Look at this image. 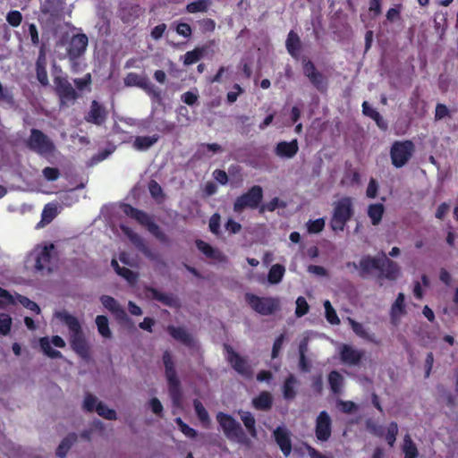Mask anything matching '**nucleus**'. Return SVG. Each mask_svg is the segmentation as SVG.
Masks as SVG:
<instances>
[{
	"instance_id": "nucleus-1",
	"label": "nucleus",
	"mask_w": 458,
	"mask_h": 458,
	"mask_svg": "<svg viewBox=\"0 0 458 458\" xmlns=\"http://www.w3.org/2000/svg\"><path fill=\"white\" fill-rule=\"evenodd\" d=\"M163 362L165 369V377L168 384L169 395L174 408L182 405V391L180 380L177 377L174 363L169 352L163 354Z\"/></svg>"
},
{
	"instance_id": "nucleus-2",
	"label": "nucleus",
	"mask_w": 458,
	"mask_h": 458,
	"mask_svg": "<svg viewBox=\"0 0 458 458\" xmlns=\"http://www.w3.org/2000/svg\"><path fill=\"white\" fill-rule=\"evenodd\" d=\"M64 0H45L40 5L39 21L53 30L64 18Z\"/></svg>"
},
{
	"instance_id": "nucleus-3",
	"label": "nucleus",
	"mask_w": 458,
	"mask_h": 458,
	"mask_svg": "<svg viewBox=\"0 0 458 458\" xmlns=\"http://www.w3.org/2000/svg\"><path fill=\"white\" fill-rule=\"evenodd\" d=\"M54 244L37 246L28 256L27 265L42 274L52 271V250Z\"/></svg>"
},
{
	"instance_id": "nucleus-4",
	"label": "nucleus",
	"mask_w": 458,
	"mask_h": 458,
	"mask_svg": "<svg viewBox=\"0 0 458 458\" xmlns=\"http://www.w3.org/2000/svg\"><path fill=\"white\" fill-rule=\"evenodd\" d=\"M352 216V200L349 197L342 198L335 204L334 214L330 221L333 231H344L346 223Z\"/></svg>"
},
{
	"instance_id": "nucleus-5",
	"label": "nucleus",
	"mask_w": 458,
	"mask_h": 458,
	"mask_svg": "<svg viewBox=\"0 0 458 458\" xmlns=\"http://www.w3.org/2000/svg\"><path fill=\"white\" fill-rule=\"evenodd\" d=\"M244 298L254 311L263 316L271 315L280 309V300L277 297H259L247 293Z\"/></svg>"
},
{
	"instance_id": "nucleus-6",
	"label": "nucleus",
	"mask_w": 458,
	"mask_h": 458,
	"mask_svg": "<svg viewBox=\"0 0 458 458\" xmlns=\"http://www.w3.org/2000/svg\"><path fill=\"white\" fill-rule=\"evenodd\" d=\"M89 44V38L86 34L79 33L73 35L70 39L63 36L56 43L57 46L66 45V56L74 62L84 55Z\"/></svg>"
},
{
	"instance_id": "nucleus-7",
	"label": "nucleus",
	"mask_w": 458,
	"mask_h": 458,
	"mask_svg": "<svg viewBox=\"0 0 458 458\" xmlns=\"http://www.w3.org/2000/svg\"><path fill=\"white\" fill-rule=\"evenodd\" d=\"M121 229L123 233L130 239L131 243L141 251L145 257L154 262L156 265L160 267H166V262L164 260L162 255L151 250L146 243L145 241L136 233H134L130 227L122 225Z\"/></svg>"
},
{
	"instance_id": "nucleus-8",
	"label": "nucleus",
	"mask_w": 458,
	"mask_h": 458,
	"mask_svg": "<svg viewBox=\"0 0 458 458\" xmlns=\"http://www.w3.org/2000/svg\"><path fill=\"white\" fill-rule=\"evenodd\" d=\"M121 229L123 233L130 239L131 243L141 251L145 257L154 262L156 265L160 267H166V262L164 260L162 255L151 250L146 243L145 241L136 233H134L130 227L122 225Z\"/></svg>"
},
{
	"instance_id": "nucleus-9",
	"label": "nucleus",
	"mask_w": 458,
	"mask_h": 458,
	"mask_svg": "<svg viewBox=\"0 0 458 458\" xmlns=\"http://www.w3.org/2000/svg\"><path fill=\"white\" fill-rule=\"evenodd\" d=\"M415 151V145L411 140L394 141L390 149L392 164L396 168L404 166Z\"/></svg>"
},
{
	"instance_id": "nucleus-10",
	"label": "nucleus",
	"mask_w": 458,
	"mask_h": 458,
	"mask_svg": "<svg viewBox=\"0 0 458 458\" xmlns=\"http://www.w3.org/2000/svg\"><path fill=\"white\" fill-rule=\"evenodd\" d=\"M216 420L223 429L225 436L231 441L242 443L246 437L241 424L236 421L232 416L218 412Z\"/></svg>"
},
{
	"instance_id": "nucleus-11",
	"label": "nucleus",
	"mask_w": 458,
	"mask_h": 458,
	"mask_svg": "<svg viewBox=\"0 0 458 458\" xmlns=\"http://www.w3.org/2000/svg\"><path fill=\"white\" fill-rule=\"evenodd\" d=\"M263 199V190L259 185L252 186L246 193L239 196L233 203V211L242 213L244 209L259 208V204Z\"/></svg>"
},
{
	"instance_id": "nucleus-12",
	"label": "nucleus",
	"mask_w": 458,
	"mask_h": 458,
	"mask_svg": "<svg viewBox=\"0 0 458 458\" xmlns=\"http://www.w3.org/2000/svg\"><path fill=\"white\" fill-rule=\"evenodd\" d=\"M127 87H139L148 93L154 101L160 103L162 101V92L157 88L147 76H142L135 72H130L123 80Z\"/></svg>"
},
{
	"instance_id": "nucleus-13",
	"label": "nucleus",
	"mask_w": 458,
	"mask_h": 458,
	"mask_svg": "<svg viewBox=\"0 0 458 458\" xmlns=\"http://www.w3.org/2000/svg\"><path fill=\"white\" fill-rule=\"evenodd\" d=\"M55 316L67 327L69 332L68 340L70 344L86 336L80 320L73 315L70 314L68 311H56Z\"/></svg>"
},
{
	"instance_id": "nucleus-14",
	"label": "nucleus",
	"mask_w": 458,
	"mask_h": 458,
	"mask_svg": "<svg viewBox=\"0 0 458 458\" xmlns=\"http://www.w3.org/2000/svg\"><path fill=\"white\" fill-rule=\"evenodd\" d=\"M27 146L39 155L52 153L55 149L53 141L38 129H31Z\"/></svg>"
},
{
	"instance_id": "nucleus-15",
	"label": "nucleus",
	"mask_w": 458,
	"mask_h": 458,
	"mask_svg": "<svg viewBox=\"0 0 458 458\" xmlns=\"http://www.w3.org/2000/svg\"><path fill=\"white\" fill-rule=\"evenodd\" d=\"M55 91L60 98L61 106H70L75 103L79 94L72 83L65 77H55L54 79Z\"/></svg>"
},
{
	"instance_id": "nucleus-16",
	"label": "nucleus",
	"mask_w": 458,
	"mask_h": 458,
	"mask_svg": "<svg viewBox=\"0 0 458 458\" xmlns=\"http://www.w3.org/2000/svg\"><path fill=\"white\" fill-rule=\"evenodd\" d=\"M225 348L228 353L227 360L233 368V369L245 377H251L253 371L248 360L240 356L236 352L233 350L232 347L226 345Z\"/></svg>"
},
{
	"instance_id": "nucleus-17",
	"label": "nucleus",
	"mask_w": 458,
	"mask_h": 458,
	"mask_svg": "<svg viewBox=\"0 0 458 458\" xmlns=\"http://www.w3.org/2000/svg\"><path fill=\"white\" fill-rule=\"evenodd\" d=\"M379 263L381 267L378 269V276L380 278L384 277L394 281L400 276L401 272L398 264L389 259L383 251L379 253Z\"/></svg>"
},
{
	"instance_id": "nucleus-18",
	"label": "nucleus",
	"mask_w": 458,
	"mask_h": 458,
	"mask_svg": "<svg viewBox=\"0 0 458 458\" xmlns=\"http://www.w3.org/2000/svg\"><path fill=\"white\" fill-rule=\"evenodd\" d=\"M332 433V420L326 411H322L316 419L315 434L318 440L327 441Z\"/></svg>"
},
{
	"instance_id": "nucleus-19",
	"label": "nucleus",
	"mask_w": 458,
	"mask_h": 458,
	"mask_svg": "<svg viewBox=\"0 0 458 458\" xmlns=\"http://www.w3.org/2000/svg\"><path fill=\"white\" fill-rule=\"evenodd\" d=\"M303 73L318 91L324 92L327 89V82L326 77L316 69L311 61L304 62Z\"/></svg>"
},
{
	"instance_id": "nucleus-20",
	"label": "nucleus",
	"mask_w": 458,
	"mask_h": 458,
	"mask_svg": "<svg viewBox=\"0 0 458 458\" xmlns=\"http://www.w3.org/2000/svg\"><path fill=\"white\" fill-rule=\"evenodd\" d=\"M364 355L365 352L363 350L354 348L352 345L344 344L341 347L340 357L344 364L356 366L360 363Z\"/></svg>"
},
{
	"instance_id": "nucleus-21",
	"label": "nucleus",
	"mask_w": 458,
	"mask_h": 458,
	"mask_svg": "<svg viewBox=\"0 0 458 458\" xmlns=\"http://www.w3.org/2000/svg\"><path fill=\"white\" fill-rule=\"evenodd\" d=\"M107 117V111L106 107L97 100H93L90 105L89 111L85 115V120L88 123H94L96 125H102Z\"/></svg>"
},
{
	"instance_id": "nucleus-22",
	"label": "nucleus",
	"mask_w": 458,
	"mask_h": 458,
	"mask_svg": "<svg viewBox=\"0 0 458 458\" xmlns=\"http://www.w3.org/2000/svg\"><path fill=\"white\" fill-rule=\"evenodd\" d=\"M380 266L379 254L377 257L364 256L359 262V276L362 278L369 277L373 270L378 271Z\"/></svg>"
},
{
	"instance_id": "nucleus-23",
	"label": "nucleus",
	"mask_w": 458,
	"mask_h": 458,
	"mask_svg": "<svg viewBox=\"0 0 458 458\" xmlns=\"http://www.w3.org/2000/svg\"><path fill=\"white\" fill-rule=\"evenodd\" d=\"M166 330L174 340L182 343V344L188 347H192L195 345V340L193 336L185 327L168 326Z\"/></svg>"
},
{
	"instance_id": "nucleus-24",
	"label": "nucleus",
	"mask_w": 458,
	"mask_h": 458,
	"mask_svg": "<svg viewBox=\"0 0 458 458\" xmlns=\"http://www.w3.org/2000/svg\"><path fill=\"white\" fill-rule=\"evenodd\" d=\"M147 295L148 298L160 301L168 307L175 308L180 306L179 300L172 293H164L155 288L148 287L147 288Z\"/></svg>"
},
{
	"instance_id": "nucleus-25",
	"label": "nucleus",
	"mask_w": 458,
	"mask_h": 458,
	"mask_svg": "<svg viewBox=\"0 0 458 458\" xmlns=\"http://www.w3.org/2000/svg\"><path fill=\"white\" fill-rule=\"evenodd\" d=\"M276 443L285 456H288L292 451V443L289 432L285 428L278 427L274 431Z\"/></svg>"
},
{
	"instance_id": "nucleus-26",
	"label": "nucleus",
	"mask_w": 458,
	"mask_h": 458,
	"mask_svg": "<svg viewBox=\"0 0 458 458\" xmlns=\"http://www.w3.org/2000/svg\"><path fill=\"white\" fill-rule=\"evenodd\" d=\"M404 300V294L400 293L395 301L392 304L390 317L392 323L394 325H396L399 322L401 317L405 314Z\"/></svg>"
},
{
	"instance_id": "nucleus-27",
	"label": "nucleus",
	"mask_w": 458,
	"mask_h": 458,
	"mask_svg": "<svg viewBox=\"0 0 458 458\" xmlns=\"http://www.w3.org/2000/svg\"><path fill=\"white\" fill-rule=\"evenodd\" d=\"M123 210L126 216L135 219L140 225H142L146 227L152 221L151 217L147 213H145L144 211L139 210L128 204L123 206Z\"/></svg>"
},
{
	"instance_id": "nucleus-28",
	"label": "nucleus",
	"mask_w": 458,
	"mask_h": 458,
	"mask_svg": "<svg viewBox=\"0 0 458 458\" xmlns=\"http://www.w3.org/2000/svg\"><path fill=\"white\" fill-rule=\"evenodd\" d=\"M298 151L297 140L291 142H279L276 148V153L279 157H293Z\"/></svg>"
},
{
	"instance_id": "nucleus-29",
	"label": "nucleus",
	"mask_w": 458,
	"mask_h": 458,
	"mask_svg": "<svg viewBox=\"0 0 458 458\" xmlns=\"http://www.w3.org/2000/svg\"><path fill=\"white\" fill-rule=\"evenodd\" d=\"M57 214H58V211H57L56 204H54V203L47 204L42 211L41 220L37 225L36 227L38 229L43 228L44 226H46L47 225L51 223L54 220V218L57 216Z\"/></svg>"
},
{
	"instance_id": "nucleus-30",
	"label": "nucleus",
	"mask_w": 458,
	"mask_h": 458,
	"mask_svg": "<svg viewBox=\"0 0 458 458\" xmlns=\"http://www.w3.org/2000/svg\"><path fill=\"white\" fill-rule=\"evenodd\" d=\"M77 439L78 436L75 433L68 434L59 444L55 452L56 455L59 458H64Z\"/></svg>"
},
{
	"instance_id": "nucleus-31",
	"label": "nucleus",
	"mask_w": 458,
	"mask_h": 458,
	"mask_svg": "<svg viewBox=\"0 0 458 458\" xmlns=\"http://www.w3.org/2000/svg\"><path fill=\"white\" fill-rule=\"evenodd\" d=\"M158 135L138 136L133 141V148L140 151H145L157 142Z\"/></svg>"
},
{
	"instance_id": "nucleus-32",
	"label": "nucleus",
	"mask_w": 458,
	"mask_h": 458,
	"mask_svg": "<svg viewBox=\"0 0 458 458\" xmlns=\"http://www.w3.org/2000/svg\"><path fill=\"white\" fill-rule=\"evenodd\" d=\"M362 112L365 115L367 116H369L370 118H372L377 125L382 129V130H386L387 129V124L384 121L383 117L381 116V114L377 111L375 110L374 108H372L368 102H363L362 104Z\"/></svg>"
},
{
	"instance_id": "nucleus-33",
	"label": "nucleus",
	"mask_w": 458,
	"mask_h": 458,
	"mask_svg": "<svg viewBox=\"0 0 458 458\" xmlns=\"http://www.w3.org/2000/svg\"><path fill=\"white\" fill-rule=\"evenodd\" d=\"M70 346L72 350L83 360L89 359V344L86 336L70 344Z\"/></svg>"
},
{
	"instance_id": "nucleus-34",
	"label": "nucleus",
	"mask_w": 458,
	"mask_h": 458,
	"mask_svg": "<svg viewBox=\"0 0 458 458\" xmlns=\"http://www.w3.org/2000/svg\"><path fill=\"white\" fill-rule=\"evenodd\" d=\"M285 45L289 54L292 56L296 57L299 55L301 40L300 37L294 31L291 30L289 32Z\"/></svg>"
},
{
	"instance_id": "nucleus-35",
	"label": "nucleus",
	"mask_w": 458,
	"mask_h": 458,
	"mask_svg": "<svg viewBox=\"0 0 458 458\" xmlns=\"http://www.w3.org/2000/svg\"><path fill=\"white\" fill-rule=\"evenodd\" d=\"M238 413L250 435L253 437H257V430L255 426L256 420L254 416L250 411L242 410H240Z\"/></svg>"
},
{
	"instance_id": "nucleus-36",
	"label": "nucleus",
	"mask_w": 458,
	"mask_h": 458,
	"mask_svg": "<svg viewBox=\"0 0 458 458\" xmlns=\"http://www.w3.org/2000/svg\"><path fill=\"white\" fill-rule=\"evenodd\" d=\"M95 323L97 325L98 331L102 337L106 339H111L113 337L112 331L109 327L108 318L106 316H97Z\"/></svg>"
},
{
	"instance_id": "nucleus-37",
	"label": "nucleus",
	"mask_w": 458,
	"mask_h": 458,
	"mask_svg": "<svg viewBox=\"0 0 458 458\" xmlns=\"http://www.w3.org/2000/svg\"><path fill=\"white\" fill-rule=\"evenodd\" d=\"M253 406L261 411H267L272 406V397L268 392H262L252 400Z\"/></svg>"
},
{
	"instance_id": "nucleus-38",
	"label": "nucleus",
	"mask_w": 458,
	"mask_h": 458,
	"mask_svg": "<svg viewBox=\"0 0 458 458\" xmlns=\"http://www.w3.org/2000/svg\"><path fill=\"white\" fill-rule=\"evenodd\" d=\"M344 377L336 370L330 372L328 376V383L334 394H340L344 386Z\"/></svg>"
},
{
	"instance_id": "nucleus-39",
	"label": "nucleus",
	"mask_w": 458,
	"mask_h": 458,
	"mask_svg": "<svg viewBox=\"0 0 458 458\" xmlns=\"http://www.w3.org/2000/svg\"><path fill=\"white\" fill-rule=\"evenodd\" d=\"M196 246L203 254L208 258L214 259H221L222 258V253L218 250L214 249L211 245L202 240H197Z\"/></svg>"
},
{
	"instance_id": "nucleus-40",
	"label": "nucleus",
	"mask_w": 458,
	"mask_h": 458,
	"mask_svg": "<svg viewBox=\"0 0 458 458\" xmlns=\"http://www.w3.org/2000/svg\"><path fill=\"white\" fill-rule=\"evenodd\" d=\"M285 268L283 265L275 264L273 265L268 272L267 280L272 284H279L284 275Z\"/></svg>"
},
{
	"instance_id": "nucleus-41",
	"label": "nucleus",
	"mask_w": 458,
	"mask_h": 458,
	"mask_svg": "<svg viewBox=\"0 0 458 458\" xmlns=\"http://www.w3.org/2000/svg\"><path fill=\"white\" fill-rule=\"evenodd\" d=\"M348 321L352 327V329L358 336L370 342H376L374 335H370L362 324L355 321L351 318H348Z\"/></svg>"
},
{
	"instance_id": "nucleus-42",
	"label": "nucleus",
	"mask_w": 458,
	"mask_h": 458,
	"mask_svg": "<svg viewBox=\"0 0 458 458\" xmlns=\"http://www.w3.org/2000/svg\"><path fill=\"white\" fill-rule=\"evenodd\" d=\"M385 208L382 204H371L368 208V216H369L373 225H377L382 219Z\"/></svg>"
},
{
	"instance_id": "nucleus-43",
	"label": "nucleus",
	"mask_w": 458,
	"mask_h": 458,
	"mask_svg": "<svg viewBox=\"0 0 458 458\" xmlns=\"http://www.w3.org/2000/svg\"><path fill=\"white\" fill-rule=\"evenodd\" d=\"M40 347L43 352L51 359H60L63 357L59 351L54 350L51 347V342L48 337H42L39 340Z\"/></svg>"
},
{
	"instance_id": "nucleus-44",
	"label": "nucleus",
	"mask_w": 458,
	"mask_h": 458,
	"mask_svg": "<svg viewBox=\"0 0 458 458\" xmlns=\"http://www.w3.org/2000/svg\"><path fill=\"white\" fill-rule=\"evenodd\" d=\"M403 451L404 458H416L418 456L417 447L409 435L404 437Z\"/></svg>"
},
{
	"instance_id": "nucleus-45",
	"label": "nucleus",
	"mask_w": 458,
	"mask_h": 458,
	"mask_svg": "<svg viewBox=\"0 0 458 458\" xmlns=\"http://www.w3.org/2000/svg\"><path fill=\"white\" fill-rule=\"evenodd\" d=\"M206 52V49L204 47H197L193 49L192 51H188L184 55V61L183 64L185 65H190L192 64L197 63L200 58L203 57L204 54Z\"/></svg>"
},
{
	"instance_id": "nucleus-46",
	"label": "nucleus",
	"mask_w": 458,
	"mask_h": 458,
	"mask_svg": "<svg viewBox=\"0 0 458 458\" xmlns=\"http://www.w3.org/2000/svg\"><path fill=\"white\" fill-rule=\"evenodd\" d=\"M193 405L199 420L203 423L205 427H208L210 424V418L206 408L199 400H194Z\"/></svg>"
},
{
	"instance_id": "nucleus-47",
	"label": "nucleus",
	"mask_w": 458,
	"mask_h": 458,
	"mask_svg": "<svg viewBox=\"0 0 458 458\" xmlns=\"http://www.w3.org/2000/svg\"><path fill=\"white\" fill-rule=\"evenodd\" d=\"M96 412L106 420H114L117 419L116 411L108 408L103 402L98 403Z\"/></svg>"
},
{
	"instance_id": "nucleus-48",
	"label": "nucleus",
	"mask_w": 458,
	"mask_h": 458,
	"mask_svg": "<svg viewBox=\"0 0 458 458\" xmlns=\"http://www.w3.org/2000/svg\"><path fill=\"white\" fill-rule=\"evenodd\" d=\"M296 384V378L293 375H290L284 384V386H283V394H284V397L285 399H293L294 398L296 393H295V390H294V386Z\"/></svg>"
},
{
	"instance_id": "nucleus-49",
	"label": "nucleus",
	"mask_w": 458,
	"mask_h": 458,
	"mask_svg": "<svg viewBox=\"0 0 458 458\" xmlns=\"http://www.w3.org/2000/svg\"><path fill=\"white\" fill-rule=\"evenodd\" d=\"M210 5L209 0H197L187 4L186 10L190 13L206 12Z\"/></svg>"
},
{
	"instance_id": "nucleus-50",
	"label": "nucleus",
	"mask_w": 458,
	"mask_h": 458,
	"mask_svg": "<svg viewBox=\"0 0 458 458\" xmlns=\"http://www.w3.org/2000/svg\"><path fill=\"white\" fill-rule=\"evenodd\" d=\"M148 231L152 233L161 242L166 243L169 241L168 236L162 231V229L153 220L147 226Z\"/></svg>"
},
{
	"instance_id": "nucleus-51",
	"label": "nucleus",
	"mask_w": 458,
	"mask_h": 458,
	"mask_svg": "<svg viewBox=\"0 0 458 458\" xmlns=\"http://www.w3.org/2000/svg\"><path fill=\"white\" fill-rule=\"evenodd\" d=\"M327 320L332 325L340 324V319L329 301L324 302Z\"/></svg>"
},
{
	"instance_id": "nucleus-52",
	"label": "nucleus",
	"mask_w": 458,
	"mask_h": 458,
	"mask_svg": "<svg viewBox=\"0 0 458 458\" xmlns=\"http://www.w3.org/2000/svg\"><path fill=\"white\" fill-rule=\"evenodd\" d=\"M279 207L284 208L285 204L284 202L280 201V199L277 197H276V198L272 199L269 202L261 205L259 207V212L260 214H263L265 211L272 212Z\"/></svg>"
},
{
	"instance_id": "nucleus-53",
	"label": "nucleus",
	"mask_w": 458,
	"mask_h": 458,
	"mask_svg": "<svg viewBox=\"0 0 458 458\" xmlns=\"http://www.w3.org/2000/svg\"><path fill=\"white\" fill-rule=\"evenodd\" d=\"M36 72H37V78H38V81L44 86L47 85L48 84L47 72L45 64L43 63H41L40 59H38L37 61Z\"/></svg>"
},
{
	"instance_id": "nucleus-54",
	"label": "nucleus",
	"mask_w": 458,
	"mask_h": 458,
	"mask_svg": "<svg viewBox=\"0 0 458 458\" xmlns=\"http://www.w3.org/2000/svg\"><path fill=\"white\" fill-rule=\"evenodd\" d=\"M99 402L95 395L88 393L84 398L82 408L89 412L96 411V406Z\"/></svg>"
},
{
	"instance_id": "nucleus-55",
	"label": "nucleus",
	"mask_w": 458,
	"mask_h": 458,
	"mask_svg": "<svg viewBox=\"0 0 458 458\" xmlns=\"http://www.w3.org/2000/svg\"><path fill=\"white\" fill-rule=\"evenodd\" d=\"M12 318L8 314H0V334L5 335L10 332Z\"/></svg>"
},
{
	"instance_id": "nucleus-56",
	"label": "nucleus",
	"mask_w": 458,
	"mask_h": 458,
	"mask_svg": "<svg viewBox=\"0 0 458 458\" xmlns=\"http://www.w3.org/2000/svg\"><path fill=\"white\" fill-rule=\"evenodd\" d=\"M309 311V305L304 297H298L296 300V310L295 314L298 318H301L307 314Z\"/></svg>"
},
{
	"instance_id": "nucleus-57",
	"label": "nucleus",
	"mask_w": 458,
	"mask_h": 458,
	"mask_svg": "<svg viewBox=\"0 0 458 458\" xmlns=\"http://www.w3.org/2000/svg\"><path fill=\"white\" fill-rule=\"evenodd\" d=\"M100 301L103 306L112 313L120 306L116 300L108 295H102L100 297Z\"/></svg>"
},
{
	"instance_id": "nucleus-58",
	"label": "nucleus",
	"mask_w": 458,
	"mask_h": 458,
	"mask_svg": "<svg viewBox=\"0 0 458 458\" xmlns=\"http://www.w3.org/2000/svg\"><path fill=\"white\" fill-rule=\"evenodd\" d=\"M398 433V426L395 422H391L387 428V433L386 436V439L390 446H393L395 439L396 435Z\"/></svg>"
},
{
	"instance_id": "nucleus-59",
	"label": "nucleus",
	"mask_w": 458,
	"mask_h": 458,
	"mask_svg": "<svg viewBox=\"0 0 458 458\" xmlns=\"http://www.w3.org/2000/svg\"><path fill=\"white\" fill-rule=\"evenodd\" d=\"M7 22L13 27H18L22 21V15L19 11H11L6 14Z\"/></svg>"
},
{
	"instance_id": "nucleus-60",
	"label": "nucleus",
	"mask_w": 458,
	"mask_h": 458,
	"mask_svg": "<svg viewBox=\"0 0 458 458\" xmlns=\"http://www.w3.org/2000/svg\"><path fill=\"white\" fill-rule=\"evenodd\" d=\"M17 299H18L19 302L25 308H27L36 313H39L40 309L36 302L30 301L29 298L22 296V295H18Z\"/></svg>"
},
{
	"instance_id": "nucleus-61",
	"label": "nucleus",
	"mask_w": 458,
	"mask_h": 458,
	"mask_svg": "<svg viewBox=\"0 0 458 458\" xmlns=\"http://www.w3.org/2000/svg\"><path fill=\"white\" fill-rule=\"evenodd\" d=\"M209 230L216 235L220 233V215L218 213H215L211 216L209 219Z\"/></svg>"
},
{
	"instance_id": "nucleus-62",
	"label": "nucleus",
	"mask_w": 458,
	"mask_h": 458,
	"mask_svg": "<svg viewBox=\"0 0 458 458\" xmlns=\"http://www.w3.org/2000/svg\"><path fill=\"white\" fill-rule=\"evenodd\" d=\"M325 226V221L323 218H318L314 221L308 223V231L311 233H318L323 230Z\"/></svg>"
},
{
	"instance_id": "nucleus-63",
	"label": "nucleus",
	"mask_w": 458,
	"mask_h": 458,
	"mask_svg": "<svg viewBox=\"0 0 458 458\" xmlns=\"http://www.w3.org/2000/svg\"><path fill=\"white\" fill-rule=\"evenodd\" d=\"M117 274L131 284L135 283L138 279V274L127 267H123Z\"/></svg>"
},
{
	"instance_id": "nucleus-64",
	"label": "nucleus",
	"mask_w": 458,
	"mask_h": 458,
	"mask_svg": "<svg viewBox=\"0 0 458 458\" xmlns=\"http://www.w3.org/2000/svg\"><path fill=\"white\" fill-rule=\"evenodd\" d=\"M73 82L78 90L82 91L84 89H86L91 84V75L89 73H87L82 78L74 79Z\"/></svg>"
}]
</instances>
